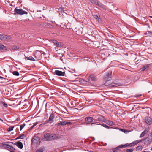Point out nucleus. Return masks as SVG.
Segmentation results:
<instances>
[{
  "label": "nucleus",
  "instance_id": "nucleus-1",
  "mask_svg": "<svg viewBox=\"0 0 152 152\" xmlns=\"http://www.w3.org/2000/svg\"><path fill=\"white\" fill-rule=\"evenodd\" d=\"M111 72H107L106 73L103 78L104 80L106 81L104 83V85L109 88H114L117 86H119L120 85L119 83H111L110 82H109L111 80Z\"/></svg>",
  "mask_w": 152,
  "mask_h": 152
},
{
  "label": "nucleus",
  "instance_id": "nucleus-50",
  "mask_svg": "<svg viewBox=\"0 0 152 152\" xmlns=\"http://www.w3.org/2000/svg\"><path fill=\"white\" fill-rule=\"evenodd\" d=\"M60 60L61 61H63V59L61 57L60 58Z\"/></svg>",
  "mask_w": 152,
  "mask_h": 152
},
{
  "label": "nucleus",
  "instance_id": "nucleus-7",
  "mask_svg": "<svg viewBox=\"0 0 152 152\" xmlns=\"http://www.w3.org/2000/svg\"><path fill=\"white\" fill-rule=\"evenodd\" d=\"M32 143H35L36 144H39L40 141L39 137L34 136L31 139Z\"/></svg>",
  "mask_w": 152,
  "mask_h": 152
},
{
  "label": "nucleus",
  "instance_id": "nucleus-33",
  "mask_svg": "<svg viewBox=\"0 0 152 152\" xmlns=\"http://www.w3.org/2000/svg\"><path fill=\"white\" fill-rule=\"evenodd\" d=\"M50 138L52 140H55V138L56 137V135L55 134H52L50 135Z\"/></svg>",
  "mask_w": 152,
  "mask_h": 152
},
{
  "label": "nucleus",
  "instance_id": "nucleus-2",
  "mask_svg": "<svg viewBox=\"0 0 152 152\" xmlns=\"http://www.w3.org/2000/svg\"><path fill=\"white\" fill-rule=\"evenodd\" d=\"M94 116V121L95 122L91 123V125H92L93 124L100 125V122H105L106 121L104 117L101 115H96Z\"/></svg>",
  "mask_w": 152,
  "mask_h": 152
},
{
  "label": "nucleus",
  "instance_id": "nucleus-55",
  "mask_svg": "<svg viewBox=\"0 0 152 152\" xmlns=\"http://www.w3.org/2000/svg\"><path fill=\"white\" fill-rule=\"evenodd\" d=\"M17 120H18H18H19V119H18V118H17Z\"/></svg>",
  "mask_w": 152,
  "mask_h": 152
},
{
  "label": "nucleus",
  "instance_id": "nucleus-23",
  "mask_svg": "<svg viewBox=\"0 0 152 152\" xmlns=\"http://www.w3.org/2000/svg\"><path fill=\"white\" fill-rule=\"evenodd\" d=\"M0 105L1 106H4L6 108L8 107L7 104L5 102L2 101H0Z\"/></svg>",
  "mask_w": 152,
  "mask_h": 152
},
{
  "label": "nucleus",
  "instance_id": "nucleus-37",
  "mask_svg": "<svg viewBox=\"0 0 152 152\" xmlns=\"http://www.w3.org/2000/svg\"><path fill=\"white\" fill-rule=\"evenodd\" d=\"M102 126L106 128H107V129H110V128H112V127H110V126H108L106 125V124H101Z\"/></svg>",
  "mask_w": 152,
  "mask_h": 152
},
{
  "label": "nucleus",
  "instance_id": "nucleus-10",
  "mask_svg": "<svg viewBox=\"0 0 152 152\" xmlns=\"http://www.w3.org/2000/svg\"><path fill=\"white\" fill-rule=\"evenodd\" d=\"M11 38L9 36L4 34H0V39L2 40H10Z\"/></svg>",
  "mask_w": 152,
  "mask_h": 152
},
{
  "label": "nucleus",
  "instance_id": "nucleus-30",
  "mask_svg": "<svg viewBox=\"0 0 152 152\" xmlns=\"http://www.w3.org/2000/svg\"><path fill=\"white\" fill-rule=\"evenodd\" d=\"M45 149V148L44 147H41L39 149L37 150L36 152H43Z\"/></svg>",
  "mask_w": 152,
  "mask_h": 152
},
{
  "label": "nucleus",
  "instance_id": "nucleus-12",
  "mask_svg": "<svg viewBox=\"0 0 152 152\" xmlns=\"http://www.w3.org/2000/svg\"><path fill=\"white\" fill-rule=\"evenodd\" d=\"M54 74L58 76H63L65 75V72L56 70L54 72Z\"/></svg>",
  "mask_w": 152,
  "mask_h": 152
},
{
  "label": "nucleus",
  "instance_id": "nucleus-14",
  "mask_svg": "<svg viewBox=\"0 0 152 152\" xmlns=\"http://www.w3.org/2000/svg\"><path fill=\"white\" fill-rule=\"evenodd\" d=\"M145 120L146 123L148 125H150L152 123V119L149 117H145Z\"/></svg>",
  "mask_w": 152,
  "mask_h": 152
},
{
  "label": "nucleus",
  "instance_id": "nucleus-44",
  "mask_svg": "<svg viewBox=\"0 0 152 152\" xmlns=\"http://www.w3.org/2000/svg\"><path fill=\"white\" fill-rule=\"evenodd\" d=\"M141 96H142V94H140L137 95H134V96H133L137 98V97H139Z\"/></svg>",
  "mask_w": 152,
  "mask_h": 152
},
{
  "label": "nucleus",
  "instance_id": "nucleus-29",
  "mask_svg": "<svg viewBox=\"0 0 152 152\" xmlns=\"http://www.w3.org/2000/svg\"><path fill=\"white\" fill-rule=\"evenodd\" d=\"M58 10L59 12L62 13V15H63V13H65L63 7H60L58 8Z\"/></svg>",
  "mask_w": 152,
  "mask_h": 152
},
{
  "label": "nucleus",
  "instance_id": "nucleus-25",
  "mask_svg": "<svg viewBox=\"0 0 152 152\" xmlns=\"http://www.w3.org/2000/svg\"><path fill=\"white\" fill-rule=\"evenodd\" d=\"M25 136H26V135L24 134H21L15 138L14 140H16L19 139H23L24 138V137Z\"/></svg>",
  "mask_w": 152,
  "mask_h": 152
},
{
  "label": "nucleus",
  "instance_id": "nucleus-53",
  "mask_svg": "<svg viewBox=\"0 0 152 152\" xmlns=\"http://www.w3.org/2000/svg\"><path fill=\"white\" fill-rule=\"evenodd\" d=\"M0 120L1 121H3V120L2 119H1L0 118Z\"/></svg>",
  "mask_w": 152,
  "mask_h": 152
},
{
  "label": "nucleus",
  "instance_id": "nucleus-15",
  "mask_svg": "<svg viewBox=\"0 0 152 152\" xmlns=\"http://www.w3.org/2000/svg\"><path fill=\"white\" fill-rule=\"evenodd\" d=\"M120 148H123L121 144L115 148H113L112 151L113 152H120L121 151Z\"/></svg>",
  "mask_w": 152,
  "mask_h": 152
},
{
  "label": "nucleus",
  "instance_id": "nucleus-43",
  "mask_svg": "<svg viewBox=\"0 0 152 152\" xmlns=\"http://www.w3.org/2000/svg\"><path fill=\"white\" fill-rule=\"evenodd\" d=\"M61 138V137L60 136H59V135H56V137L55 138V140L58 139H59Z\"/></svg>",
  "mask_w": 152,
  "mask_h": 152
},
{
  "label": "nucleus",
  "instance_id": "nucleus-46",
  "mask_svg": "<svg viewBox=\"0 0 152 152\" xmlns=\"http://www.w3.org/2000/svg\"><path fill=\"white\" fill-rule=\"evenodd\" d=\"M143 139H142L141 140H139V141H139V142H142V141H143Z\"/></svg>",
  "mask_w": 152,
  "mask_h": 152
},
{
  "label": "nucleus",
  "instance_id": "nucleus-13",
  "mask_svg": "<svg viewBox=\"0 0 152 152\" xmlns=\"http://www.w3.org/2000/svg\"><path fill=\"white\" fill-rule=\"evenodd\" d=\"M2 144L3 146H5L4 147L5 148H8L12 150L11 151L15 150V149L12 146L10 145L9 144H5V142H3Z\"/></svg>",
  "mask_w": 152,
  "mask_h": 152
},
{
  "label": "nucleus",
  "instance_id": "nucleus-59",
  "mask_svg": "<svg viewBox=\"0 0 152 152\" xmlns=\"http://www.w3.org/2000/svg\"><path fill=\"white\" fill-rule=\"evenodd\" d=\"M1 131V130H0V131Z\"/></svg>",
  "mask_w": 152,
  "mask_h": 152
},
{
  "label": "nucleus",
  "instance_id": "nucleus-39",
  "mask_svg": "<svg viewBox=\"0 0 152 152\" xmlns=\"http://www.w3.org/2000/svg\"><path fill=\"white\" fill-rule=\"evenodd\" d=\"M100 16L99 15H94V18L96 19L99 20L100 18Z\"/></svg>",
  "mask_w": 152,
  "mask_h": 152
},
{
  "label": "nucleus",
  "instance_id": "nucleus-19",
  "mask_svg": "<svg viewBox=\"0 0 152 152\" xmlns=\"http://www.w3.org/2000/svg\"><path fill=\"white\" fill-rule=\"evenodd\" d=\"M90 1L91 2L92 4H95L98 6L100 2L99 1L97 0H90Z\"/></svg>",
  "mask_w": 152,
  "mask_h": 152
},
{
  "label": "nucleus",
  "instance_id": "nucleus-6",
  "mask_svg": "<svg viewBox=\"0 0 152 152\" xmlns=\"http://www.w3.org/2000/svg\"><path fill=\"white\" fill-rule=\"evenodd\" d=\"M151 64H146L144 65L143 67L140 69V70L142 71H146L148 70L151 69Z\"/></svg>",
  "mask_w": 152,
  "mask_h": 152
},
{
  "label": "nucleus",
  "instance_id": "nucleus-34",
  "mask_svg": "<svg viewBox=\"0 0 152 152\" xmlns=\"http://www.w3.org/2000/svg\"><path fill=\"white\" fill-rule=\"evenodd\" d=\"M19 49V47L18 46L14 45L12 47V49L17 50Z\"/></svg>",
  "mask_w": 152,
  "mask_h": 152
},
{
  "label": "nucleus",
  "instance_id": "nucleus-58",
  "mask_svg": "<svg viewBox=\"0 0 152 152\" xmlns=\"http://www.w3.org/2000/svg\"><path fill=\"white\" fill-rule=\"evenodd\" d=\"M150 17H151V18H152V17H151V16H150Z\"/></svg>",
  "mask_w": 152,
  "mask_h": 152
},
{
  "label": "nucleus",
  "instance_id": "nucleus-9",
  "mask_svg": "<svg viewBox=\"0 0 152 152\" xmlns=\"http://www.w3.org/2000/svg\"><path fill=\"white\" fill-rule=\"evenodd\" d=\"M94 119L93 117H87L86 118L85 120V123L86 124H91L93 121Z\"/></svg>",
  "mask_w": 152,
  "mask_h": 152
},
{
  "label": "nucleus",
  "instance_id": "nucleus-24",
  "mask_svg": "<svg viewBox=\"0 0 152 152\" xmlns=\"http://www.w3.org/2000/svg\"><path fill=\"white\" fill-rule=\"evenodd\" d=\"M6 50V47L4 46L3 45L0 43V51L2 50Z\"/></svg>",
  "mask_w": 152,
  "mask_h": 152
},
{
  "label": "nucleus",
  "instance_id": "nucleus-47",
  "mask_svg": "<svg viewBox=\"0 0 152 152\" xmlns=\"http://www.w3.org/2000/svg\"><path fill=\"white\" fill-rule=\"evenodd\" d=\"M0 79H5V80L6 79V78H4L3 77H2L1 76H0Z\"/></svg>",
  "mask_w": 152,
  "mask_h": 152
},
{
  "label": "nucleus",
  "instance_id": "nucleus-52",
  "mask_svg": "<svg viewBox=\"0 0 152 152\" xmlns=\"http://www.w3.org/2000/svg\"><path fill=\"white\" fill-rule=\"evenodd\" d=\"M150 87L151 88V91H152V86H151Z\"/></svg>",
  "mask_w": 152,
  "mask_h": 152
},
{
  "label": "nucleus",
  "instance_id": "nucleus-57",
  "mask_svg": "<svg viewBox=\"0 0 152 152\" xmlns=\"http://www.w3.org/2000/svg\"><path fill=\"white\" fill-rule=\"evenodd\" d=\"M148 27H149V28H150V26H149V25L148 26Z\"/></svg>",
  "mask_w": 152,
  "mask_h": 152
},
{
  "label": "nucleus",
  "instance_id": "nucleus-21",
  "mask_svg": "<svg viewBox=\"0 0 152 152\" xmlns=\"http://www.w3.org/2000/svg\"><path fill=\"white\" fill-rule=\"evenodd\" d=\"M98 6L102 9L103 10H107V7L106 6L104 5L101 2L99 3V4L98 5Z\"/></svg>",
  "mask_w": 152,
  "mask_h": 152
},
{
  "label": "nucleus",
  "instance_id": "nucleus-5",
  "mask_svg": "<svg viewBox=\"0 0 152 152\" xmlns=\"http://www.w3.org/2000/svg\"><path fill=\"white\" fill-rule=\"evenodd\" d=\"M42 51H40L38 50H36L34 53V56L36 59L35 60H38L41 59L42 57Z\"/></svg>",
  "mask_w": 152,
  "mask_h": 152
},
{
  "label": "nucleus",
  "instance_id": "nucleus-32",
  "mask_svg": "<svg viewBox=\"0 0 152 152\" xmlns=\"http://www.w3.org/2000/svg\"><path fill=\"white\" fill-rule=\"evenodd\" d=\"M52 42L55 44L57 47H59V42L56 40H52Z\"/></svg>",
  "mask_w": 152,
  "mask_h": 152
},
{
  "label": "nucleus",
  "instance_id": "nucleus-35",
  "mask_svg": "<svg viewBox=\"0 0 152 152\" xmlns=\"http://www.w3.org/2000/svg\"><path fill=\"white\" fill-rule=\"evenodd\" d=\"M41 25L42 26L46 27H48V26H49L50 24L46 23H41Z\"/></svg>",
  "mask_w": 152,
  "mask_h": 152
},
{
  "label": "nucleus",
  "instance_id": "nucleus-26",
  "mask_svg": "<svg viewBox=\"0 0 152 152\" xmlns=\"http://www.w3.org/2000/svg\"><path fill=\"white\" fill-rule=\"evenodd\" d=\"M25 59H27L28 60H30L31 61H35V60L32 56H29V57L25 56Z\"/></svg>",
  "mask_w": 152,
  "mask_h": 152
},
{
  "label": "nucleus",
  "instance_id": "nucleus-51",
  "mask_svg": "<svg viewBox=\"0 0 152 152\" xmlns=\"http://www.w3.org/2000/svg\"><path fill=\"white\" fill-rule=\"evenodd\" d=\"M121 130L123 131V132H124V131L125 130L124 129H121Z\"/></svg>",
  "mask_w": 152,
  "mask_h": 152
},
{
  "label": "nucleus",
  "instance_id": "nucleus-41",
  "mask_svg": "<svg viewBox=\"0 0 152 152\" xmlns=\"http://www.w3.org/2000/svg\"><path fill=\"white\" fill-rule=\"evenodd\" d=\"M14 128V126H12L9 127L8 129V131H11L13 130V129Z\"/></svg>",
  "mask_w": 152,
  "mask_h": 152
},
{
  "label": "nucleus",
  "instance_id": "nucleus-45",
  "mask_svg": "<svg viewBox=\"0 0 152 152\" xmlns=\"http://www.w3.org/2000/svg\"><path fill=\"white\" fill-rule=\"evenodd\" d=\"M58 125H61V124H60V122L59 123L56 124L55 125L56 126H58Z\"/></svg>",
  "mask_w": 152,
  "mask_h": 152
},
{
  "label": "nucleus",
  "instance_id": "nucleus-27",
  "mask_svg": "<svg viewBox=\"0 0 152 152\" xmlns=\"http://www.w3.org/2000/svg\"><path fill=\"white\" fill-rule=\"evenodd\" d=\"M10 72H11L12 73V74L15 76H18L19 75V73L17 71H11L10 70Z\"/></svg>",
  "mask_w": 152,
  "mask_h": 152
},
{
  "label": "nucleus",
  "instance_id": "nucleus-16",
  "mask_svg": "<svg viewBox=\"0 0 152 152\" xmlns=\"http://www.w3.org/2000/svg\"><path fill=\"white\" fill-rule=\"evenodd\" d=\"M14 144L20 149H22L23 148V144L21 142L18 141L17 142H15L14 143Z\"/></svg>",
  "mask_w": 152,
  "mask_h": 152
},
{
  "label": "nucleus",
  "instance_id": "nucleus-22",
  "mask_svg": "<svg viewBox=\"0 0 152 152\" xmlns=\"http://www.w3.org/2000/svg\"><path fill=\"white\" fill-rule=\"evenodd\" d=\"M143 147L141 145H139L135 148L136 151H141L143 149Z\"/></svg>",
  "mask_w": 152,
  "mask_h": 152
},
{
  "label": "nucleus",
  "instance_id": "nucleus-31",
  "mask_svg": "<svg viewBox=\"0 0 152 152\" xmlns=\"http://www.w3.org/2000/svg\"><path fill=\"white\" fill-rule=\"evenodd\" d=\"M139 141H139V140H136L132 142V143L133 144V146H134L137 145L139 143Z\"/></svg>",
  "mask_w": 152,
  "mask_h": 152
},
{
  "label": "nucleus",
  "instance_id": "nucleus-3",
  "mask_svg": "<svg viewBox=\"0 0 152 152\" xmlns=\"http://www.w3.org/2000/svg\"><path fill=\"white\" fill-rule=\"evenodd\" d=\"M143 141L145 145L148 146L150 145L152 141V132L148 134V137L144 138Z\"/></svg>",
  "mask_w": 152,
  "mask_h": 152
},
{
  "label": "nucleus",
  "instance_id": "nucleus-56",
  "mask_svg": "<svg viewBox=\"0 0 152 152\" xmlns=\"http://www.w3.org/2000/svg\"><path fill=\"white\" fill-rule=\"evenodd\" d=\"M43 16V18H45V17H44L43 16Z\"/></svg>",
  "mask_w": 152,
  "mask_h": 152
},
{
  "label": "nucleus",
  "instance_id": "nucleus-18",
  "mask_svg": "<svg viewBox=\"0 0 152 152\" xmlns=\"http://www.w3.org/2000/svg\"><path fill=\"white\" fill-rule=\"evenodd\" d=\"M123 148H129L133 146L132 142L130 143H126L124 145L121 144Z\"/></svg>",
  "mask_w": 152,
  "mask_h": 152
},
{
  "label": "nucleus",
  "instance_id": "nucleus-48",
  "mask_svg": "<svg viewBox=\"0 0 152 152\" xmlns=\"http://www.w3.org/2000/svg\"><path fill=\"white\" fill-rule=\"evenodd\" d=\"M4 81H1L0 82V83H5Z\"/></svg>",
  "mask_w": 152,
  "mask_h": 152
},
{
  "label": "nucleus",
  "instance_id": "nucleus-42",
  "mask_svg": "<svg viewBox=\"0 0 152 152\" xmlns=\"http://www.w3.org/2000/svg\"><path fill=\"white\" fill-rule=\"evenodd\" d=\"M25 124L20 125V130L21 131L23 128L25 126Z\"/></svg>",
  "mask_w": 152,
  "mask_h": 152
},
{
  "label": "nucleus",
  "instance_id": "nucleus-20",
  "mask_svg": "<svg viewBox=\"0 0 152 152\" xmlns=\"http://www.w3.org/2000/svg\"><path fill=\"white\" fill-rule=\"evenodd\" d=\"M72 124V123L71 122H67L66 121H60V124L61 126H64L66 124H68L69 125H71Z\"/></svg>",
  "mask_w": 152,
  "mask_h": 152
},
{
  "label": "nucleus",
  "instance_id": "nucleus-17",
  "mask_svg": "<svg viewBox=\"0 0 152 152\" xmlns=\"http://www.w3.org/2000/svg\"><path fill=\"white\" fill-rule=\"evenodd\" d=\"M88 78L93 81H96L97 80V78L93 74L90 75L88 76Z\"/></svg>",
  "mask_w": 152,
  "mask_h": 152
},
{
  "label": "nucleus",
  "instance_id": "nucleus-28",
  "mask_svg": "<svg viewBox=\"0 0 152 152\" xmlns=\"http://www.w3.org/2000/svg\"><path fill=\"white\" fill-rule=\"evenodd\" d=\"M148 129L146 130H145L144 131H143L141 134L140 136V137L141 138L144 137L145 135L148 132L147 131Z\"/></svg>",
  "mask_w": 152,
  "mask_h": 152
},
{
  "label": "nucleus",
  "instance_id": "nucleus-40",
  "mask_svg": "<svg viewBox=\"0 0 152 152\" xmlns=\"http://www.w3.org/2000/svg\"><path fill=\"white\" fill-rule=\"evenodd\" d=\"M134 150L133 149H126V152H133Z\"/></svg>",
  "mask_w": 152,
  "mask_h": 152
},
{
  "label": "nucleus",
  "instance_id": "nucleus-11",
  "mask_svg": "<svg viewBox=\"0 0 152 152\" xmlns=\"http://www.w3.org/2000/svg\"><path fill=\"white\" fill-rule=\"evenodd\" d=\"M55 118L54 114L52 113L50 115V116L48 120H47L46 121H45V122L46 123H51L53 122L54 119Z\"/></svg>",
  "mask_w": 152,
  "mask_h": 152
},
{
  "label": "nucleus",
  "instance_id": "nucleus-54",
  "mask_svg": "<svg viewBox=\"0 0 152 152\" xmlns=\"http://www.w3.org/2000/svg\"><path fill=\"white\" fill-rule=\"evenodd\" d=\"M10 143H11L12 144H14V143H13V142H10Z\"/></svg>",
  "mask_w": 152,
  "mask_h": 152
},
{
  "label": "nucleus",
  "instance_id": "nucleus-36",
  "mask_svg": "<svg viewBox=\"0 0 152 152\" xmlns=\"http://www.w3.org/2000/svg\"><path fill=\"white\" fill-rule=\"evenodd\" d=\"M107 123L110 126H112L113 124V122L110 120H108Z\"/></svg>",
  "mask_w": 152,
  "mask_h": 152
},
{
  "label": "nucleus",
  "instance_id": "nucleus-4",
  "mask_svg": "<svg viewBox=\"0 0 152 152\" xmlns=\"http://www.w3.org/2000/svg\"><path fill=\"white\" fill-rule=\"evenodd\" d=\"M18 7H16L14 10V15H22L24 14L27 15L28 12L22 9H19Z\"/></svg>",
  "mask_w": 152,
  "mask_h": 152
},
{
  "label": "nucleus",
  "instance_id": "nucleus-38",
  "mask_svg": "<svg viewBox=\"0 0 152 152\" xmlns=\"http://www.w3.org/2000/svg\"><path fill=\"white\" fill-rule=\"evenodd\" d=\"M38 124V123L37 122L35 123L28 130H31L35 126Z\"/></svg>",
  "mask_w": 152,
  "mask_h": 152
},
{
  "label": "nucleus",
  "instance_id": "nucleus-8",
  "mask_svg": "<svg viewBox=\"0 0 152 152\" xmlns=\"http://www.w3.org/2000/svg\"><path fill=\"white\" fill-rule=\"evenodd\" d=\"M50 134L49 133H46L44 134V137L42 138V140L45 141H50L51 140L50 138Z\"/></svg>",
  "mask_w": 152,
  "mask_h": 152
},
{
  "label": "nucleus",
  "instance_id": "nucleus-49",
  "mask_svg": "<svg viewBox=\"0 0 152 152\" xmlns=\"http://www.w3.org/2000/svg\"><path fill=\"white\" fill-rule=\"evenodd\" d=\"M148 32L151 33V34L152 35V31H148Z\"/></svg>",
  "mask_w": 152,
  "mask_h": 152
}]
</instances>
